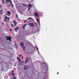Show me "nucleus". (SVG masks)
<instances>
[{
	"instance_id": "obj_1",
	"label": "nucleus",
	"mask_w": 79,
	"mask_h": 79,
	"mask_svg": "<svg viewBox=\"0 0 79 79\" xmlns=\"http://www.w3.org/2000/svg\"><path fill=\"white\" fill-rule=\"evenodd\" d=\"M20 45L21 47L23 48V49L24 51H25V47L24 45V43L22 42L20 43Z\"/></svg>"
},
{
	"instance_id": "obj_2",
	"label": "nucleus",
	"mask_w": 79,
	"mask_h": 79,
	"mask_svg": "<svg viewBox=\"0 0 79 79\" xmlns=\"http://www.w3.org/2000/svg\"><path fill=\"white\" fill-rule=\"evenodd\" d=\"M12 38L10 36H7L6 37V39L7 40H9L10 41V42H11V39Z\"/></svg>"
},
{
	"instance_id": "obj_3",
	"label": "nucleus",
	"mask_w": 79,
	"mask_h": 79,
	"mask_svg": "<svg viewBox=\"0 0 79 79\" xmlns=\"http://www.w3.org/2000/svg\"><path fill=\"white\" fill-rule=\"evenodd\" d=\"M10 19V18L9 17H7V16H5V21L6 23H7V22L9 21V19Z\"/></svg>"
},
{
	"instance_id": "obj_4",
	"label": "nucleus",
	"mask_w": 79,
	"mask_h": 79,
	"mask_svg": "<svg viewBox=\"0 0 79 79\" xmlns=\"http://www.w3.org/2000/svg\"><path fill=\"white\" fill-rule=\"evenodd\" d=\"M29 26H31V27H34V24L33 23H29Z\"/></svg>"
},
{
	"instance_id": "obj_5",
	"label": "nucleus",
	"mask_w": 79,
	"mask_h": 79,
	"mask_svg": "<svg viewBox=\"0 0 79 79\" xmlns=\"http://www.w3.org/2000/svg\"><path fill=\"white\" fill-rule=\"evenodd\" d=\"M28 61H29V58H28L27 57H26V59L25 61V63H26H26H27Z\"/></svg>"
},
{
	"instance_id": "obj_6",
	"label": "nucleus",
	"mask_w": 79,
	"mask_h": 79,
	"mask_svg": "<svg viewBox=\"0 0 79 79\" xmlns=\"http://www.w3.org/2000/svg\"><path fill=\"white\" fill-rule=\"evenodd\" d=\"M35 15L36 17H38L39 15L38 14V13L37 12H35Z\"/></svg>"
},
{
	"instance_id": "obj_7",
	"label": "nucleus",
	"mask_w": 79,
	"mask_h": 79,
	"mask_svg": "<svg viewBox=\"0 0 79 79\" xmlns=\"http://www.w3.org/2000/svg\"><path fill=\"white\" fill-rule=\"evenodd\" d=\"M44 67H45V68H44L45 69L46 71L47 72V65L46 64H45Z\"/></svg>"
},
{
	"instance_id": "obj_8",
	"label": "nucleus",
	"mask_w": 79,
	"mask_h": 79,
	"mask_svg": "<svg viewBox=\"0 0 79 79\" xmlns=\"http://www.w3.org/2000/svg\"><path fill=\"white\" fill-rule=\"evenodd\" d=\"M13 23L14 24H15V26H16V24L17 23H16V22L15 21V20H13Z\"/></svg>"
},
{
	"instance_id": "obj_9",
	"label": "nucleus",
	"mask_w": 79,
	"mask_h": 79,
	"mask_svg": "<svg viewBox=\"0 0 79 79\" xmlns=\"http://www.w3.org/2000/svg\"><path fill=\"white\" fill-rule=\"evenodd\" d=\"M19 29V27H17L15 29V31H18V29Z\"/></svg>"
},
{
	"instance_id": "obj_10",
	"label": "nucleus",
	"mask_w": 79,
	"mask_h": 79,
	"mask_svg": "<svg viewBox=\"0 0 79 79\" xmlns=\"http://www.w3.org/2000/svg\"><path fill=\"white\" fill-rule=\"evenodd\" d=\"M27 25V24H25L23 25V29H25V27H26V26Z\"/></svg>"
},
{
	"instance_id": "obj_11",
	"label": "nucleus",
	"mask_w": 79,
	"mask_h": 79,
	"mask_svg": "<svg viewBox=\"0 0 79 79\" xmlns=\"http://www.w3.org/2000/svg\"><path fill=\"white\" fill-rule=\"evenodd\" d=\"M27 69V67L26 66H25L24 67V69L25 70H26Z\"/></svg>"
},
{
	"instance_id": "obj_12",
	"label": "nucleus",
	"mask_w": 79,
	"mask_h": 79,
	"mask_svg": "<svg viewBox=\"0 0 79 79\" xmlns=\"http://www.w3.org/2000/svg\"><path fill=\"white\" fill-rule=\"evenodd\" d=\"M7 14H8V15H10V14H11V12L10 11H8Z\"/></svg>"
},
{
	"instance_id": "obj_13",
	"label": "nucleus",
	"mask_w": 79,
	"mask_h": 79,
	"mask_svg": "<svg viewBox=\"0 0 79 79\" xmlns=\"http://www.w3.org/2000/svg\"><path fill=\"white\" fill-rule=\"evenodd\" d=\"M17 59L18 60V61H21V60L20 59L19 57H17Z\"/></svg>"
},
{
	"instance_id": "obj_14",
	"label": "nucleus",
	"mask_w": 79,
	"mask_h": 79,
	"mask_svg": "<svg viewBox=\"0 0 79 79\" xmlns=\"http://www.w3.org/2000/svg\"><path fill=\"white\" fill-rule=\"evenodd\" d=\"M2 10H0V15H2V14H3V13L2 12Z\"/></svg>"
},
{
	"instance_id": "obj_15",
	"label": "nucleus",
	"mask_w": 79,
	"mask_h": 79,
	"mask_svg": "<svg viewBox=\"0 0 79 79\" xmlns=\"http://www.w3.org/2000/svg\"><path fill=\"white\" fill-rule=\"evenodd\" d=\"M28 6L29 7H30V8H31L32 6V5L31 4H29V5H28Z\"/></svg>"
},
{
	"instance_id": "obj_16",
	"label": "nucleus",
	"mask_w": 79,
	"mask_h": 79,
	"mask_svg": "<svg viewBox=\"0 0 79 79\" xmlns=\"http://www.w3.org/2000/svg\"><path fill=\"white\" fill-rule=\"evenodd\" d=\"M28 20H30V19H32V20H34V19H32V18L31 17H30L28 18Z\"/></svg>"
},
{
	"instance_id": "obj_17",
	"label": "nucleus",
	"mask_w": 79,
	"mask_h": 79,
	"mask_svg": "<svg viewBox=\"0 0 79 79\" xmlns=\"http://www.w3.org/2000/svg\"><path fill=\"white\" fill-rule=\"evenodd\" d=\"M11 75L12 76H15V73H11Z\"/></svg>"
},
{
	"instance_id": "obj_18",
	"label": "nucleus",
	"mask_w": 79,
	"mask_h": 79,
	"mask_svg": "<svg viewBox=\"0 0 79 79\" xmlns=\"http://www.w3.org/2000/svg\"><path fill=\"white\" fill-rule=\"evenodd\" d=\"M6 1H7V2H10L11 3H12V1H10V0H6Z\"/></svg>"
},
{
	"instance_id": "obj_19",
	"label": "nucleus",
	"mask_w": 79,
	"mask_h": 79,
	"mask_svg": "<svg viewBox=\"0 0 79 79\" xmlns=\"http://www.w3.org/2000/svg\"><path fill=\"white\" fill-rule=\"evenodd\" d=\"M36 20L38 23H40V21H39V19H36Z\"/></svg>"
},
{
	"instance_id": "obj_20",
	"label": "nucleus",
	"mask_w": 79,
	"mask_h": 79,
	"mask_svg": "<svg viewBox=\"0 0 79 79\" xmlns=\"http://www.w3.org/2000/svg\"><path fill=\"white\" fill-rule=\"evenodd\" d=\"M10 5H11V6H12V7H13V4H12V3H11H11H10Z\"/></svg>"
},
{
	"instance_id": "obj_21",
	"label": "nucleus",
	"mask_w": 79,
	"mask_h": 79,
	"mask_svg": "<svg viewBox=\"0 0 79 79\" xmlns=\"http://www.w3.org/2000/svg\"><path fill=\"white\" fill-rule=\"evenodd\" d=\"M2 0V3L3 4H5V0Z\"/></svg>"
},
{
	"instance_id": "obj_22",
	"label": "nucleus",
	"mask_w": 79,
	"mask_h": 79,
	"mask_svg": "<svg viewBox=\"0 0 79 79\" xmlns=\"http://www.w3.org/2000/svg\"><path fill=\"white\" fill-rule=\"evenodd\" d=\"M30 9H31V8L30 7H29V8L28 9V11H29V10H30Z\"/></svg>"
},
{
	"instance_id": "obj_23",
	"label": "nucleus",
	"mask_w": 79,
	"mask_h": 79,
	"mask_svg": "<svg viewBox=\"0 0 79 79\" xmlns=\"http://www.w3.org/2000/svg\"><path fill=\"white\" fill-rule=\"evenodd\" d=\"M15 45H16V48H18V46H17V44H16L15 43Z\"/></svg>"
},
{
	"instance_id": "obj_24",
	"label": "nucleus",
	"mask_w": 79,
	"mask_h": 79,
	"mask_svg": "<svg viewBox=\"0 0 79 79\" xmlns=\"http://www.w3.org/2000/svg\"><path fill=\"white\" fill-rule=\"evenodd\" d=\"M14 71L13 70L11 72V73H14Z\"/></svg>"
},
{
	"instance_id": "obj_25",
	"label": "nucleus",
	"mask_w": 79,
	"mask_h": 79,
	"mask_svg": "<svg viewBox=\"0 0 79 79\" xmlns=\"http://www.w3.org/2000/svg\"><path fill=\"white\" fill-rule=\"evenodd\" d=\"M35 48H36V50H38V49H39V48L37 47H35Z\"/></svg>"
},
{
	"instance_id": "obj_26",
	"label": "nucleus",
	"mask_w": 79,
	"mask_h": 79,
	"mask_svg": "<svg viewBox=\"0 0 79 79\" xmlns=\"http://www.w3.org/2000/svg\"><path fill=\"white\" fill-rule=\"evenodd\" d=\"M27 21L25 20L24 21V23H26V22H27Z\"/></svg>"
},
{
	"instance_id": "obj_27",
	"label": "nucleus",
	"mask_w": 79,
	"mask_h": 79,
	"mask_svg": "<svg viewBox=\"0 0 79 79\" xmlns=\"http://www.w3.org/2000/svg\"><path fill=\"white\" fill-rule=\"evenodd\" d=\"M11 26L12 27H14V25H13V24H11Z\"/></svg>"
},
{
	"instance_id": "obj_28",
	"label": "nucleus",
	"mask_w": 79,
	"mask_h": 79,
	"mask_svg": "<svg viewBox=\"0 0 79 79\" xmlns=\"http://www.w3.org/2000/svg\"><path fill=\"white\" fill-rule=\"evenodd\" d=\"M7 26L8 27H9V26H8V24H7Z\"/></svg>"
},
{
	"instance_id": "obj_29",
	"label": "nucleus",
	"mask_w": 79,
	"mask_h": 79,
	"mask_svg": "<svg viewBox=\"0 0 79 79\" xmlns=\"http://www.w3.org/2000/svg\"><path fill=\"white\" fill-rule=\"evenodd\" d=\"M13 79H16V77H14Z\"/></svg>"
},
{
	"instance_id": "obj_30",
	"label": "nucleus",
	"mask_w": 79,
	"mask_h": 79,
	"mask_svg": "<svg viewBox=\"0 0 79 79\" xmlns=\"http://www.w3.org/2000/svg\"><path fill=\"white\" fill-rule=\"evenodd\" d=\"M21 56H22V55H19V57H21Z\"/></svg>"
},
{
	"instance_id": "obj_31",
	"label": "nucleus",
	"mask_w": 79,
	"mask_h": 79,
	"mask_svg": "<svg viewBox=\"0 0 79 79\" xmlns=\"http://www.w3.org/2000/svg\"><path fill=\"white\" fill-rule=\"evenodd\" d=\"M23 5L24 6H26L25 5Z\"/></svg>"
},
{
	"instance_id": "obj_32",
	"label": "nucleus",
	"mask_w": 79,
	"mask_h": 79,
	"mask_svg": "<svg viewBox=\"0 0 79 79\" xmlns=\"http://www.w3.org/2000/svg\"><path fill=\"white\" fill-rule=\"evenodd\" d=\"M16 17H17V18H18V15L16 14Z\"/></svg>"
},
{
	"instance_id": "obj_33",
	"label": "nucleus",
	"mask_w": 79,
	"mask_h": 79,
	"mask_svg": "<svg viewBox=\"0 0 79 79\" xmlns=\"http://www.w3.org/2000/svg\"><path fill=\"white\" fill-rule=\"evenodd\" d=\"M2 24L3 25H4V23H2Z\"/></svg>"
},
{
	"instance_id": "obj_34",
	"label": "nucleus",
	"mask_w": 79,
	"mask_h": 79,
	"mask_svg": "<svg viewBox=\"0 0 79 79\" xmlns=\"http://www.w3.org/2000/svg\"><path fill=\"white\" fill-rule=\"evenodd\" d=\"M6 3H8V2H7V1H6Z\"/></svg>"
},
{
	"instance_id": "obj_35",
	"label": "nucleus",
	"mask_w": 79,
	"mask_h": 79,
	"mask_svg": "<svg viewBox=\"0 0 79 79\" xmlns=\"http://www.w3.org/2000/svg\"><path fill=\"white\" fill-rule=\"evenodd\" d=\"M7 6H10V5H7Z\"/></svg>"
},
{
	"instance_id": "obj_36",
	"label": "nucleus",
	"mask_w": 79,
	"mask_h": 79,
	"mask_svg": "<svg viewBox=\"0 0 79 79\" xmlns=\"http://www.w3.org/2000/svg\"><path fill=\"white\" fill-rule=\"evenodd\" d=\"M0 7H1V8H2V6H1V5H0Z\"/></svg>"
},
{
	"instance_id": "obj_37",
	"label": "nucleus",
	"mask_w": 79,
	"mask_h": 79,
	"mask_svg": "<svg viewBox=\"0 0 79 79\" xmlns=\"http://www.w3.org/2000/svg\"><path fill=\"white\" fill-rule=\"evenodd\" d=\"M36 25H37V23H36Z\"/></svg>"
},
{
	"instance_id": "obj_38",
	"label": "nucleus",
	"mask_w": 79,
	"mask_h": 79,
	"mask_svg": "<svg viewBox=\"0 0 79 79\" xmlns=\"http://www.w3.org/2000/svg\"><path fill=\"white\" fill-rule=\"evenodd\" d=\"M57 73V74H58L59 73Z\"/></svg>"
},
{
	"instance_id": "obj_39",
	"label": "nucleus",
	"mask_w": 79,
	"mask_h": 79,
	"mask_svg": "<svg viewBox=\"0 0 79 79\" xmlns=\"http://www.w3.org/2000/svg\"><path fill=\"white\" fill-rule=\"evenodd\" d=\"M23 59V56H22Z\"/></svg>"
},
{
	"instance_id": "obj_40",
	"label": "nucleus",
	"mask_w": 79,
	"mask_h": 79,
	"mask_svg": "<svg viewBox=\"0 0 79 79\" xmlns=\"http://www.w3.org/2000/svg\"><path fill=\"white\" fill-rule=\"evenodd\" d=\"M29 22H31V21H29Z\"/></svg>"
},
{
	"instance_id": "obj_41",
	"label": "nucleus",
	"mask_w": 79,
	"mask_h": 79,
	"mask_svg": "<svg viewBox=\"0 0 79 79\" xmlns=\"http://www.w3.org/2000/svg\"><path fill=\"white\" fill-rule=\"evenodd\" d=\"M11 30V29H10Z\"/></svg>"
}]
</instances>
